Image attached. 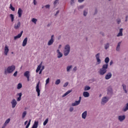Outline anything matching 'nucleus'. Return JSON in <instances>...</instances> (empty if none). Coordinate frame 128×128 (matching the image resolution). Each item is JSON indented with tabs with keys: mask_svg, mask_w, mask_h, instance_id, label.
Segmentation results:
<instances>
[{
	"mask_svg": "<svg viewBox=\"0 0 128 128\" xmlns=\"http://www.w3.org/2000/svg\"><path fill=\"white\" fill-rule=\"evenodd\" d=\"M30 122L31 120H30L28 124H27V125L26 126V128H28V127L30 126Z\"/></svg>",
	"mask_w": 128,
	"mask_h": 128,
	"instance_id": "e433bc0d",
	"label": "nucleus"
},
{
	"mask_svg": "<svg viewBox=\"0 0 128 128\" xmlns=\"http://www.w3.org/2000/svg\"><path fill=\"white\" fill-rule=\"evenodd\" d=\"M22 88V83H19L18 84V87H17L18 90H20V88Z\"/></svg>",
	"mask_w": 128,
	"mask_h": 128,
	"instance_id": "bb28decb",
	"label": "nucleus"
},
{
	"mask_svg": "<svg viewBox=\"0 0 128 128\" xmlns=\"http://www.w3.org/2000/svg\"><path fill=\"white\" fill-rule=\"evenodd\" d=\"M105 49L106 50H108V48H110V44L107 43L105 46H104Z\"/></svg>",
	"mask_w": 128,
	"mask_h": 128,
	"instance_id": "c9c22d12",
	"label": "nucleus"
},
{
	"mask_svg": "<svg viewBox=\"0 0 128 128\" xmlns=\"http://www.w3.org/2000/svg\"><path fill=\"white\" fill-rule=\"evenodd\" d=\"M84 0H78V2H82Z\"/></svg>",
	"mask_w": 128,
	"mask_h": 128,
	"instance_id": "4d7b16f0",
	"label": "nucleus"
},
{
	"mask_svg": "<svg viewBox=\"0 0 128 128\" xmlns=\"http://www.w3.org/2000/svg\"><path fill=\"white\" fill-rule=\"evenodd\" d=\"M128 16H126V22H128Z\"/></svg>",
	"mask_w": 128,
	"mask_h": 128,
	"instance_id": "680f3d73",
	"label": "nucleus"
},
{
	"mask_svg": "<svg viewBox=\"0 0 128 128\" xmlns=\"http://www.w3.org/2000/svg\"><path fill=\"white\" fill-rule=\"evenodd\" d=\"M60 84V80L58 79L55 82V84Z\"/></svg>",
	"mask_w": 128,
	"mask_h": 128,
	"instance_id": "72a5a7b5",
	"label": "nucleus"
},
{
	"mask_svg": "<svg viewBox=\"0 0 128 128\" xmlns=\"http://www.w3.org/2000/svg\"><path fill=\"white\" fill-rule=\"evenodd\" d=\"M70 45L67 44L65 46L64 50V56H66L70 54Z\"/></svg>",
	"mask_w": 128,
	"mask_h": 128,
	"instance_id": "f03ea898",
	"label": "nucleus"
},
{
	"mask_svg": "<svg viewBox=\"0 0 128 128\" xmlns=\"http://www.w3.org/2000/svg\"><path fill=\"white\" fill-rule=\"evenodd\" d=\"M102 36H104V34L102 33Z\"/></svg>",
	"mask_w": 128,
	"mask_h": 128,
	"instance_id": "338daca9",
	"label": "nucleus"
},
{
	"mask_svg": "<svg viewBox=\"0 0 128 128\" xmlns=\"http://www.w3.org/2000/svg\"><path fill=\"white\" fill-rule=\"evenodd\" d=\"M56 52L58 53V58H60L62 57V53L60 52V50H57Z\"/></svg>",
	"mask_w": 128,
	"mask_h": 128,
	"instance_id": "4468645a",
	"label": "nucleus"
},
{
	"mask_svg": "<svg viewBox=\"0 0 128 128\" xmlns=\"http://www.w3.org/2000/svg\"><path fill=\"white\" fill-rule=\"evenodd\" d=\"M58 14H60V10H58V11L56 12V14H55V16L58 15Z\"/></svg>",
	"mask_w": 128,
	"mask_h": 128,
	"instance_id": "603ef678",
	"label": "nucleus"
},
{
	"mask_svg": "<svg viewBox=\"0 0 128 128\" xmlns=\"http://www.w3.org/2000/svg\"><path fill=\"white\" fill-rule=\"evenodd\" d=\"M122 88H123V90H124L126 94V92H128V91H126V84H123Z\"/></svg>",
	"mask_w": 128,
	"mask_h": 128,
	"instance_id": "cd10ccee",
	"label": "nucleus"
},
{
	"mask_svg": "<svg viewBox=\"0 0 128 128\" xmlns=\"http://www.w3.org/2000/svg\"><path fill=\"white\" fill-rule=\"evenodd\" d=\"M90 90V87L88 86H86L84 88V90Z\"/></svg>",
	"mask_w": 128,
	"mask_h": 128,
	"instance_id": "58836bf2",
	"label": "nucleus"
},
{
	"mask_svg": "<svg viewBox=\"0 0 128 128\" xmlns=\"http://www.w3.org/2000/svg\"><path fill=\"white\" fill-rule=\"evenodd\" d=\"M124 30L122 29V28H120V32H118V34L117 35V36H122V30Z\"/></svg>",
	"mask_w": 128,
	"mask_h": 128,
	"instance_id": "412c9836",
	"label": "nucleus"
},
{
	"mask_svg": "<svg viewBox=\"0 0 128 128\" xmlns=\"http://www.w3.org/2000/svg\"><path fill=\"white\" fill-rule=\"evenodd\" d=\"M96 60H97V62H98V64H100L101 62L100 59V53H98L96 56Z\"/></svg>",
	"mask_w": 128,
	"mask_h": 128,
	"instance_id": "9d476101",
	"label": "nucleus"
},
{
	"mask_svg": "<svg viewBox=\"0 0 128 128\" xmlns=\"http://www.w3.org/2000/svg\"><path fill=\"white\" fill-rule=\"evenodd\" d=\"M80 8H84V6H80Z\"/></svg>",
	"mask_w": 128,
	"mask_h": 128,
	"instance_id": "0e129e2a",
	"label": "nucleus"
},
{
	"mask_svg": "<svg viewBox=\"0 0 128 128\" xmlns=\"http://www.w3.org/2000/svg\"><path fill=\"white\" fill-rule=\"evenodd\" d=\"M54 35H52L51 36V38L50 40L48 42V46H52V44H54Z\"/></svg>",
	"mask_w": 128,
	"mask_h": 128,
	"instance_id": "0eeeda50",
	"label": "nucleus"
},
{
	"mask_svg": "<svg viewBox=\"0 0 128 128\" xmlns=\"http://www.w3.org/2000/svg\"><path fill=\"white\" fill-rule=\"evenodd\" d=\"M118 24H120V20H118Z\"/></svg>",
	"mask_w": 128,
	"mask_h": 128,
	"instance_id": "5fc2aeb1",
	"label": "nucleus"
},
{
	"mask_svg": "<svg viewBox=\"0 0 128 128\" xmlns=\"http://www.w3.org/2000/svg\"><path fill=\"white\" fill-rule=\"evenodd\" d=\"M72 68V66H67V68H66L67 72H70V68Z\"/></svg>",
	"mask_w": 128,
	"mask_h": 128,
	"instance_id": "f704fd0d",
	"label": "nucleus"
},
{
	"mask_svg": "<svg viewBox=\"0 0 128 128\" xmlns=\"http://www.w3.org/2000/svg\"><path fill=\"white\" fill-rule=\"evenodd\" d=\"M107 102H108V99L106 97H104L102 98L101 104H104Z\"/></svg>",
	"mask_w": 128,
	"mask_h": 128,
	"instance_id": "6e6552de",
	"label": "nucleus"
},
{
	"mask_svg": "<svg viewBox=\"0 0 128 128\" xmlns=\"http://www.w3.org/2000/svg\"><path fill=\"white\" fill-rule=\"evenodd\" d=\"M120 44H122V42H119L118 44V46H116V50L117 52H120Z\"/></svg>",
	"mask_w": 128,
	"mask_h": 128,
	"instance_id": "393cba45",
	"label": "nucleus"
},
{
	"mask_svg": "<svg viewBox=\"0 0 128 128\" xmlns=\"http://www.w3.org/2000/svg\"><path fill=\"white\" fill-rule=\"evenodd\" d=\"M123 110L124 112H126V110H128V103L126 104V106L123 109Z\"/></svg>",
	"mask_w": 128,
	"mask_h": 128,
	"instance_id": "7c9ffc66",
	"label": "nucleus"
},
{
	"mask_svg": "<svg viewBox=\"0 0 128 128\" xmlns=\"http://www.w3.org/2000/svg\"><path fill=\"white\" fill-rule=\"evenodd\" d=\"M21 100H22V97H18L17 98V102H20V101Z\"/></svg>",
	"mask_w": 128,
	"mask_h": 128,
	"instance_id": "de8ad7c7",
	"label": "nucleus"
},
{
	"mask_svg": "<svg viewBox=\"0 0 128 128\" xmlns=\"http://www.w3.org/2000/svg\"><path fill=\"white\" fill-rule=\"evenodd\" d=\"M126 118V116H118V120L120 122H122Z\"/></svg>",
	"mask_w": 128,
	"mask_h": 128,
	"instance_id": "5701e85b",
	"label": "nucleus"
},
{
	"mask_svg": "<svg viewBox=\"0 0 128 128\" xmlns=\"http://www.w3.org/2000/svg\"><path fill=\"white\" fill-rule=\"evenodd\" d=\"M82 100V96H80V98H79V100H78V101L80 102V100Z\"/></svg>",
	"mask_w": 128,
	"mask_h": 128,
	"instance_id": "bf43d9fd",
	"label": "nucleus"
},
{
	"mask_svg": "<svg viewBox=\"0 0 128 128\" xmlns=\"http://www.w3.org/2000/svg\"><path fill=\"white\" fill-rule=\"evenodd\" d=\"M72 92V90H68L67 92H66L63 96L62 97L64 98V96H68V94H70V92Z\"/></svg>",
	"mask_w": 128,
	"mask_h": 128,
	"instance_id": "b1692460",
	"label": "nucleus"
},
{
	"mask_svg": "<svg viewBox=\"0 0 128 128\" xmlns=\"http://www.w3.org/2000/svg\"><path fill=\"white\" fill-rule=\"evenodd\" d=\"M28 121L26 120V121L24 122V124L25 126H26V124H28Z\"/></svg>",
	"mask_w": 128,
	"mask_h": 128,
	"instance_id": "864d4df0",
	"label": "nucleus"
},
{
	"mask_svg": "<svg viewBox=\"0 0 128 128\" xmlns=\"http://www.w3.org/2000/svg\"><path fill=\"white\" fill-rule=\"evenodd\" d=\"M26 112H23L22 113V118H26Z\"/></svg>",
	"mask_w": 128,
	"mask_h": 128,
	"instance_id": "473e14b6",
	"label": "nucleus"
},
{
	"mask_svg": "<svg viewBox=\"0 0 128 128\" xmlns=\"http://www.w3.org/2000/svg\"><path fill=\"white\" fill-rule=\"evenodd\" d=\"M33 4H34V6H36V4H37L36 0H33Z\"/></svg>",
	"mask_w": 128,
	"mask_h": 128,
	"instance_id": "37998d69",
	"label": "nucleus"
},
{
	"mask_svg": "<svg viewBox=\"0 0 128 128\" xmlns=\"http://www.w3.org/2000/svg\"><path fill=\"white\" fill-rule=\"evenodd\" d=\"M10 122V118H8L4 123V125L6 126V124H8Z\"/></svg>",
	"mask_w": 128,
	"mask_h": 128,
	"instance_id": "c85d7f7f",
	"label": "nucleus"
},
{
	"mask_svg": "<svg viewBox=\"0 0 128 128\" xmlns=\"http://www.w3.org/2000/svg\"><path fill=\"white\" fill-rule=\"evenodd\" d=\"M73 70H74V72H76V66H75V67L74 68Z\"/></svg>",
	"mask_w": 128,
	"mask_h": 128,
	"instance_id": "6e6d98bb",
	"label": "nucleus"
},
{
	"mask_svg": "<svg viewBox=\"0 0 128 128\" xmlns=\"http://www.w3.org/2000/svg\"><path fill=\"white\" fill-rule=\"evenodd\" d=\"M22 32H24V31H22L20 34H18V36H14V40H18V38H22Z\"/></svg>",
	"mask_w": 128,
	"mask_h": 128,
	"instance_id": "1a4fd4ad",
	"label": "nucleus"
},
{
	"mask_svg": "<svg viewBox=\"0 0 128 128\" xmlns=\"http://www.w3.org/2000/svg\"><path fill=\"white\" fill-rule=\"evenodd\" d=\"M95 12H96H96H98V10H96Z\"/></svg>",
	"mask_w": 128,
	"mask_h": 128,
	"instance_id": "69168bd1",
	"label": "nucleus"
},
{
	"mask_svg": "<svg viewBox=\"0 0 128 128\" xmlns=\"http://www.w3.org/2000/svg\"><path fill=\"white\" fill-rule=\"evenodd\" d=\"M88 114V112L86 111H84L82 115V118H84V120H86V114Z\"/></svg>",
	"mask_w": 128,
	"mask_h": 128,
	"instance_id": "6ab92c4d",
	"label": "nucleus"
},
{
	"mask_svg": "<svg viewBox=\"0 0 128 128\" xmlns=\"http://www.w3.org/2000/svg\"><path fill=\"white\" fill-rule=\"evenodd\" d=\"M74 0H71V2H70L71 4H73L74 3Z\"/></svg>",
	"mask_w": 128,
	"mask_h": 128,
	"instance_id": "3c124183",
	"label": "nucleus"
},
{
	"mask_svg": "<svg viewBox=\"0 0 128 128\" xmlns=\"http://www.w3.org/2000/svg\"><path fill=\"white\" fill-rule=\"evenodd\" d=\"M80 104V102L79 100H76L74 103L72 104V106H78Z\"/></svg>",
	"mask_w": 128,
	"mask_h": 128,
	"instance_id": "aec40b11",
	"label": "nucleus"
},
{
	"mask_svg": "<svg viewBox=\"0 0 128 128\" xmlns=\"http://www.w3.org/2000/svg\"><path fill=\"white\" fill-rule=\"evenodd\" d=\"M24 76L26 78L28 82H30V71L25 72H24Z\"/></svg>",
	"mask_w": 128,
	"mask_h": 128,
	"instance_id": "39448f33",
	"label": "nucleus"
},
{
	"mask_svg": "<svg viewBox=\"0 0 128 128\" xmlns=\"http://www.w3.org/2000/svg\"><path fill=\"white\" fill-rule=\"evenodd\" d=\"M40 70H44V66H43L42 67V68Z\"/></svg>",
	"mask_w": 128,
	"mask_h": 128,
	"instance_id": "13d9d810",
	"label": "nucleus"
},
{
	"mask_svg": "<svg viewBox=\"0 0 128 128\" xmlns=\"http://www.w3.org/2000/svg\"><path fill=\"white\" fill-rule=\"evenodd\" d=\"M50 6L49 4H47L46 6H45V8H50Z\"/></svg>",
	"mask_w": 128,
	"mask_h": 128,
	"instance_id": "09e8293b",
	"label": "nucleus"
},
{
	"mask_svg": "<svg viewBox=\"0 0 128 128\" xmlns=\"http://www.w3.org/2000/svg\"><path fill=\"white\" fill-rule=\"evenodd\" d=\"M20 28V22H19L17 23V24H15L14 28L15 30H18Z\"/></svg>",
	"mask_w": 128,
	"mask_h": 128,
	"instance_id": "ddd939ff",
	"label": "nucleus"
},
{
	"mask_svg": "<svg viewBox=\"0 0 128 128\" xmlns=\"http://www.w3.org/2000/svg\"><path fill=\"white\" fill-rule=\"evenodd\" d=\"M8 46H6L4 48V54L5 56H8Z\"/></svg>",
	"mask_w": 128,
	"mask_h": 128,
	"instance_id": "dca6fc26",
	"label": "nucleus"
},
{
	"mask_svg": "<svg viewBox=\"0 0 128 128\" xmlns=\"http://www.w3.org/2000/svg\"><path fill=\"white\" fill-rule=\"evenodd\" d=\"M18 76V71L15 72L14 74V76Z\"/></svg>",
	"mask_w": 128,
	"mask_h": 128,
	"instance_id": "c03bdc74",
	"label": "nucleus"
},
{
	"mask_svg": "<svg viewBox=\"0 0 128 128\" xmlns=\"http://www.w3.org/2000/svg\"><path fill=\"white\" fill-rule=\"evenodd\" d=\"M15 70H16V66L12 65L8 68L7 72L8 74H10L12 72H14Z\"/></svg>",
	"mask_w": 128,
	"mask_h": 128,
	"instance_id": "7ed1b4c3",
	"label": "nucleus"
},
{
	"mask_svg": "<svg viewBox=\"0 0 128 128\" xmlns=\"http://www.w3.org/2000/svg\"><path fill=\"white\" fill-rule=\"evenodd\" d=\"M42 62H41V63L38 66L36 70V72H39V74H42V70H41L42 68Z\"/></svg>",
	"mask_w": 128,
	"mask_h": 128,
	"instance_id": "20e7f679",
	"label": "nucleus"
},
{
	"mask_svg": "<svg viewBox=\"0 0 128 128\" xmlns=\"http://www.w3.org/2000/svg\"><path fill=\"white\" fill-rule=\"evenodd\" d=\"M104 62L106 64H104L102 66V68L100 70V74L101 76H104L106 72V70H108V62H110V58L106 57L105 58Z\"/></svg>",
	"mask_w": 128,
	"mask_h": 128,
	"instance_id": "f257e3e1",
	"label": "nucleus"
},
{
	"mask_svg": "<svg viewBox=\"0 0 128 128\" xmlns=\"http://www.w3.org/2000/svg\"><path fill=\"white\" fill-rule=\"evenodd\" d=\"M10 10H12L13 12H14V10H15L14 8V7L12 6V4H10Z\"/></svg>",
	"mask_w": 128,
	"mask_h": 128,
	"instance_id": "4c0bfd02",
	"label": "nucleus"
},
{
	"mask_svg": "<svg viewBox=\"0 0 128 128\" xmlns=\"http://www.w3.org/2000/svg\"><path fill=\"white\" fill-rule=\"evenodd\" d=\"M32 22L36 24V22H38V20L34 18H32Z\"/></svg>",
	"mask_w": 128,
	"mask_h": 128,
	"instance_id": "2f4dec72",
	"label": "nucleus"
},
{
	"mask_svg": "<svg viewBox=\"0 0 128 128\" xmlns=\"http://www.w3.org/2000/svg\"><path fill=\"white\" fill-rule=\"evenodd\" d=\"M72 110H74V108H72V107L70 108V112H72Z\"/></svg>",
	"mask_w": 128,
	"mask_h": 128,
	"instance_id": "8fccbe9b",
	"label": "nucleus"
},
{
	"mask_svg": "<svg viewBox=\"0 0 128 128\" xmlns=\"http://www.w3.org/2000/svg\"><path fill=\"white\" fill-rule=\"evenodd\" d=\"M68 86V82H66L64 85V88H66V86Z\"/></svg>",
	"mask_w": 128,
	"mask_h": 128,
	"instance_id": "a19ab883",
	"label": "nucleus"
},
{
	"mask_svg": "<svg viewBox=\"0 0 128 128\" xmlns=\"http://www.w3.org/2000/svg\"><path fill=\"white\" fill-rule=\"evenodd\" d=\"M112 73L108 72L106 76H105V78L106 80H110V78H112Z\"/></svg>",
	"mask_w": 128,
	"mask_h": 128,
	"instance_id": "f3484780",
	"label": "nucleus"
},
{
	"mask_svg": "<svg viewBox=\"0 0 128 128\" xmlns=\"http://www.w3.org/2000/svg\"><path fill=\"white\" fill-rule=\"evenodd\" d=\"M58 0H55V1L54 2V6H56V4H58Z\"/></svg>",
	"mask_w": 128,
	"mask_h": 128,
	"instance_id": "49530a36",
	"label": "nucleus"
},
{
	"mask_svg": "<svg viewBox=\"0 0 128 128\" xmlns=\"http://www.w3.org/2000/svg\"><path fill=\"white\" fill-rule=\"evenodd\" d=\"M46 84H48L50 82V78H48L46 81Z\"/></svg>",
	"mask_w": 128,
	"mask_h": 128,
	"instance_id": "79ce46f5",
	"label": "nucleus"
},
{
	"mask_svg": "<svg viewBox=\"0 0 128 128\" xmlns=\"http://www.w3.org/2000/svg\"><path fill=\"white\" fill-rule=\"evenodd\" d=\"M62 48V45L59 46L58 48Z\"/></svg>",
	"mask_w": 128,
	"mask_h": 128,
	"instance_id": "e2e57ef3",
	"label": "nucleus"
},
{
	"mask_svg": "<svg viewBox=\"0 0 128 128\" xmlns=\"http://www.w3.org/2000/svg\"><path fill=\"white\" fill-rule=\"evenodd\" d=\"M88 14V10H84V16H86Z\"/></svg>",
	"mask_w": 128,
	"mask_h": 128,
	"instance_id": "ea45409f",
	"label": "nucleus"
},
{
	"mask_svg": "<svg viewBox=\"0 0 128 128\" xmlns=\"http://www.w3.org/2000/svg\"><path fill=\"white\" fill-rule=\"evenodd\" d=\"M27 44H28V38H26L22 42V46H26Z\"/></svg>",
	"mask_w": 128,
	"mask_h": 128,
	"instance_id": "2eb2a0df",
	"label": "nucleus"
},
{
	"mask_svg": "<svg viewBox=\"0 0 128 128\" xmlns=\"http://www.w3.org/2000/svg\"><path fill=\"white\" fill-rule=\"evenodd\" d=\"M110 66H112V60L110 62Z\"/></svg>",
	"mask_w": 128,
	"mask_h": 128,
	"instance_id": "052dcab7",
	"label": "nucleus"
},
{
	"mask_svg": "<svg viewBox=\"0 0 128 128\" xmlns=\"http://www.w3.org/2000/svg\"><path fill=\"white\" fill-rule=\"evenodd\" d=\"M18 96H19V98H22V92H20L18 94Z\"/></svg>",
	"mask_w": 128,
	"mask_h": 128,
	"instance_id": "a18cd8bd",
	"label": "nucleus"
},
{
	"mask_svg": "<svg viewBox=\"0 0 128 128\" xmlns=\"http://www.w3.org/2000/svg\"><path fill=\"white\" fill-rule=\"evenodd\" d=\"M100 97L102 96V94H100Z\"/></svg>",
	"mask_w": 128,
	"mask_h": 128,
	"instance_id": "774afa93",
	"label": "nucleus"
},
{
	"mask_svg": "<svg viewBox=\"0 0 128 128\" xmlns=\"http://www.w3.org/2000/svg\"><path fill=\"white\" fill-rule=\"evenodd\" d=\"M36 92H38V96H40V83L37 84L36 86Z\"/></svg>",
	"mask_w": 128,
	"mask_h": 128,
	"instance_id": "423d86ee",
	"label": "nucleus"
},
{
	"mask_svg": "<svg viewBox=\"0 0 128 128\" xmlns=\"http://www.w3.org/2000/svg\"><path fill=\"white\" fill-rule=\"evenodd\" d=\"M11 104H12V108H16V99H13L12 102H11Z\"/></svg>",
	"mask_w": 128,
	"mask_h": 128,
	"instance_id": "f8f14e48",
	"label": "nucleus"
},
{
	"mask_svg": "<svg viewBox=\"0 0 128 128\" xmlns=\"http://www.w3.org/2000/svg\"><path fill=\"white\" fill-rule=\"evenodd\" d=\"M83 96L84 98H88L90 96V93L88 92H83Z\"/></svg>",
	"mask_w": 128,
	"mask_h": 128,
	"instance_id": "4be33fe9",
	"label": "nucleus"
},
{
	"mask_svg": "<svg viewBox=\"0 0 128 128\" xmlns=\"http://www.w3.org/2000/svg\"><path fill=\"white\" fill-rule=\"evenodd\" d=\"M48 122V118H46L43 123L44 126H46V124Z\"/></svg>",
	"mask_w": 128,
	"mask_h": 128,
	"instance_id": "c756f323",
	"label": "nucleus"
},
{
	"mask_svg": "<svg viewBox=\"0 0 128 128\" xmlns=\"http://www.w3.org/2000/svg\"><path fill=\"white\" fill-rule=\"evenodd\" d=\"M38 122L35 121L32 126V128H38Z\"/></svg>",
	"mask_w": 128,
	"mask_h": 128,
	"instance_id": "a211bd4d",
	"label": "nucleus"
},
{
	"mask_svg": "<svg viewBox=\"0 0 128 128\" xmlns=\"http://www.w3.org/2000/svg\"><path fill=\"white\" fill-rule=\"evenodd\" d=\"M10 18H11V21L12 22L14 20V16L12 14H10Z\"/></svg>",
	"mask_w": 128,
	"mask_h": 128,
	"instance_id": "a878e982",
	"label": "nucleus"
},
{
	"mask_svg": "<svg viewBox=\"0 0 128 128\" xmlns=\"http://www.w3.org/2000/svg\"><path fill=\"white\" fill-rule=\"evenodd\" d=\"M18 18H22V8H19L18 11Z\"/></svg>",
	"mask_w": 128,
	"mask_h": 128,
	"instance_id": "9b49d317",
	"label": "nucleus"
}]
</instances>
